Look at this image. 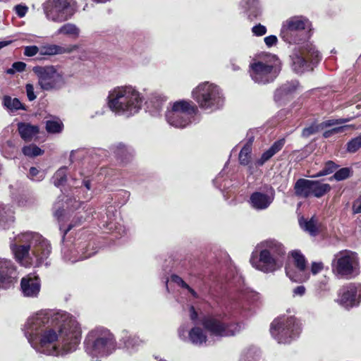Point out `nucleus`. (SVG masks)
<instances>
[{"label":"nucleus","mask_w":361,"mask_h":361,"mask_svg":"<svg viewBox=\"0 0 361 361\" xmlns=\"http://www.w3.org/2000/svg\"><path fill=\"white\" fill-rule=\"evenodd\" d=\"M172 281L177 283L178 286L183 287V288H185L186 289L188 290V291L191 293V295L192 296H194L195 298L197 297V293H195V291L192 289L180 277H179L178 276H172Z\"/></svg>","instance_id":"a19ab883"},{"label":"nucleus","mask_w":361,"mask_h":361,"mask_svg":"<svg viewBox=\"0 0 361 361\" xmlns=\"http://www.w3.org/2000/svg\"><path fill=\"white\" fill-rule=\"evenodd\" d=\"M14 221L13 211L7 205L0 206V228H9Z\"/></svg>","instance_id":"5701e85b"},{"label":"nucleus","mask_w":361,"mask_h":361,"mask_svg":"<svg viewBox=\"0 0 361 361\" xmlns=\"http://www.w3.org/2000/svg\"><path fill=\"white\" fill-rule=\"evenodd\" d=\"M123 339L125 347L130 353L137 350L142 343V341L135 336H126Z\"/></svg>","instance_id":"c756f323"},{"label":"nucleus","mask_w":361,"mask_h":361,"mask_svg":"<svg viewBox=\"0 0 361 361\" xmlns=\"http://www.w3.org/2000/svg\"><path fill=\"white\" fill-rule=\"evenodd\" d=\"M252 79L261 84L272 82L281 71V63L275 56H269L264 61H257L250 64Z\"/></svg>","instance_id":"0eeeda50"},{"label":"nucleus","mask_w":361,"mask_h":361,"mask_svg":"<svg viewBox=\"0 0 361 361\" xmlns=\"http://www.w3.org/2000/svg\"><path fill=\"white\" fill-rule=\"evenodd\" d=\"M55 215L59 216V214H58V212H56Z\"/></svg>","instance_id":"052dcab7"},{"label":"nucleus","mask_w":361,"mask_h":361,"mask_svg":"<svg viewBox=\"0 0 361 361\" xmlns=\"http://www.w3.org/2000/svg\"><path fill=\"white\" fill-rule=\"evenodd\" d=\"M351 174V169L349 168H342L336 171L334 175V178L336 180H343L348 178Z\"/></svg>","instance_id":"ea45409f"},{"label":"nucleus","mask_w":361,"mask_h":361,"mask_svg":"<svg viewBox=\"0 0 361 361\" xmlns=\"http://www.w3.org/2000/svg\"><path fill=\"white\" fill-rule=\"evenodd\" d=\"M305 291H306V288L304 286H298L293 290V297H297V296L302 297L305 295Z\"/></svg>","instance_id":"de8ad7c7"},{"label":"nucleus","mask_w":361,"mask_h":361,"mask_svg":"<svg viewBox=\"0 0 361 361\" xmlns=\"http://www.w3.org/2000/svg\"><path fill=\"white\" fill-rule=\"evenodd\" d=\"M192 97L200 107L204 110L213 111L221 106L223 103L219 87L209 82L199 85L192 91Z\"/></svg>","instance_id":"6e6552de"},{"label":"nucleus","mask_w":361,"mask_h":361,"mask_svg":"<svg viewBox=\"0 0 361 361\" xmlns=\"http://www.w3.org/2000/svg\"><path fill=\"white\" fill-rule=\"evenodd\" d=\"M3 104L11 111L18 109H25V106L17 98H12L10 96H4L3 98Z\"/></svg>","instance_id":"7c9ffc66"},{"label":"nucleus","mask_w":361,"mask_h":361,"mask_svg":"<svg viewBox=\"0 0 361 361\" xmlns=\"http://www.w3.org/2000/svg\"><path fill=\"white\" fill-rule=\"evenodd\" d=\"M15 11L20 18H23L27 13L28 8L26 6L19 4L15 6Z\"/></svg>","instance_id":"a18cd8bd"},{"label":"nucleus","mask_w":361,"mask_h":361,"mask_svg":"<svg viewBox=\"0 0 361 361\" xmlns=\"http://www.w3.org/2000/svg\"><path fill=\"white\" fill-rule=\"evenodd\" d=\"M189 314L191 320L195 321L197 319V312L195 311L193 306L190 307Z\"/></svg>","instance_id":"603ef678"},{"label":"nucleus","mask_w":361,"mask_h":361,"mask_svg":"<svg viewBox=\"0 0 361 361\" xmlns=\"http://www.w3.org/2000/svg\"><path fill=\"white\" fill-rule=\"evenodd\" d=\"M324 268V264L322 262H313L311 266V272L315 275L320 272Z\"/></svg>","instance_id":"09e8293b"},{"label":"nucleus","mask_w":361,"mask_h":361,"mask_svg":"<svg viewBox=\"0 0 361 361\" xmlns=\"http://www.w3.org/2000/svg\"><path fill=\"white\" fill-rule=\"evenodd\" d=\"M353 212L354 214L361 213V196L354 201L353 204Z\"/></svg>","instance_id":"8fccbe9b"},{"label":"nucleus","mask_w":361,"mask_h":361,"mask_svg":"<svg viewBox=\"0 0 361 361\" xmlns=\"http://www.w3.org/2000/svg\"><path fill=\"white\" fill-rule=\"evenodd\" d=\"M355 108H356V109H359V108H360V105H357V106H355Z\"/></svg>","instance_id":"bf43d9fd"},{"label":"nucleus","mask_w":361,"mask_h":361,"mask_svg":"<svg viewBox=\"0 0 361 361\" xmlns=\"http://www.w3.org/2000/svg\"><path fill=\"white\" fill-rule=\"evenodd\" d=\"M142 97L132 86L117 87L108 97L110 109L118 115L130 117L137 114L142 107Z\"/></svg>","instance_id":"7ed1b4c3"},{"label":"nucleus","mask_w":361,"mask_h":361,"mask_svg":"<svg viewBox=\"0 0 361 361\" xmlns=\"http://www.w3.org/2000/svg\"><path fill=\"white\" fill-rule=\"evenodd\" d=\"M39 173V171L35 168V167H32L30 168V176L31 178H34Z\"/></svg>","instance_id":"6e6d98bb"},{"label":"nucleus","mask_w":361,"mask_h":361,"mask_svg":"<svg viewBox=\"0 0 361 361\" xmlns=\"http://www.w3.org/2000/svg\"><path fill=\"white\" fill-rule=\"evenodd\" d=\"M264 42L268 47H271L277 42V37L275 35H270L264 38Z\"/></svg>","instance_id":"3c124183"},{"label":"nucleus","mask_w":361,"mask_h":361,"mask_svg":"<svg viewBox=\"0 0 361 361\" xmlns=\"http://www.w3.org/2000/svg\"><path fill=\"white\" fill-rule=\"evenodd\" d=\"M80 30L74 24L66 23L61 26L57 31V34H63L73 37H78L79 36Z\"/></svg>","instance_id":"2f4dec72"},{"label":"nucleus","mask_w":361,"mask_h":361,"mask_svg":"<svg viewBox=\"0 0 361 361\" xmlns=\"http://www.w3.org/2000/svg\"><path fill=\"white\" fill-rule=\"evenodd\" d=\"M32 71L38 85L44 91L57 90L65 84L63 73L54 66H35Z\"/></svg>","instance_id":"9d476101"},{"label":"nucleus","mask_w":361,"mask_h":361,"mask_svg":"<svg viewBox=\"0 0 361 361\" xmlns=\"http://www.w3.org/2000/svg\"><path fill=\"white\" fill-rule=\"evenodd\" d=\"M66 169L65 167L59 169L54 176V185L59 186L63 185L66 180Z\"/></svg>","instance_id":"c9c22d12"},{"label":"nucleus","mask_w":361,"mask_h":361,"mask_svg":"<svg viewBox=\"0 0 361 361\" xmlns=\"http://www.w3.org/2000/svg\"><path fill=\"white\" fill-rule=\"evenodd\" d=\"M11 41H2L0 42V49L11 44Z\"/></svg>","instance_id":"4d7b16f0"},{"label":"nucleus","mask_w":361,"mask_h":361,"mask_svg":"<svg viewBox=\"0 0 361 361\" xmlns=\"http://www.w3.org/2000/svg\"><path fill=\"white\" fill-rule=\"evenodd\" d=\"M186 330L183 326H180L178 329V335L179 337L181 338L183 340H185L187 338V336H185Z\"/></svg>","instance_id":"5fc2aeb1"},{"label":"nucleus","mask_w":361,"mask_h":361,"mask_svg":"<svg viewBox=\"0 0 361 361\" xmlns=\"http://www.w3.org/2000/svg\"><path fill=\"white\" fill-rule=\"evenodd\" d=\"M331 190V186L328 183H321L317 180H312V195L316 197H320L324 195Z\"/></svg>","instance_id":"c85d7f7f"},{"label":"nucleus","mask_w":361,"mask_h":361,"mask_svg":"<svg viewBox=\"0 0 361 361\" xmlns=\"http://www.w3.org/2000/svg\"><path fill=\"white\" fill-rule=\"evenodd\" d=\"M299 87L298 82L297 81H292L290 82H288L284 84L280 90H278V92L281 94H289L295 92Z\"/></svg>","instance_id":"f704fd0d"},{"label":"nucleus","mask_w":361,"mask_h":361,"mask_svg":"<svg viewBox=\"0 0 361 361\" xmlns=\"http://www.w3.org/2000/svg\"><path fill=\"white\" fill-rule=\"evenodd\" d=\"M41 289L40 279L38 276L28 274L22 278L20 290L24 297L37 298Z\"/></svg>","instance_id":"6ab92c4d"},{"label":"nucleus","mask_w":361,"mask_h":361,"mask_svg":"<svg viewBox=\"0 0 361 361\" xmlns=\"http://www.w3.org/2000/svg\"><path fill=\"white\" fill-rule=\"evenodd\" d=\"M63 128V124L59 120H49L46 123V129L49 133H60Z\"/></svg>","instance_id":"72a5a7b5"},{"label":"nucleus","mask_w":361,"mask_h":361,"mask_svg":"<svg viewBox=\"0 0 361 361\" xmlns=\"http://www.w3.org/2000/svg\"><path fill=\"white\" fill-rule=\"evenodd\" d=\"M84 185L87 190L90 189V183L88 180L84 181Z\"/></svg>","instance_id":"13d9d810"},{"label":"nucleus","mask_w":361,"mask_h":361,"mask_svg":"<svg viewBox=\"0 0 361 361\" xmlns=\"http://www.w3.org/2000/svg\"><path fill=\"white\" fill-rule=\"evenodd\" d=\"M78 49V45H69L66 47H63L56 44H48L40 47L39 54L41 55L52 56L71 53Z\"/></svg>","instance_id":"aec40b11"},{"label":"nucleus","mask_w":361,"mask_h":361,"mask_svg":"<svg viewBox=\"0 0 361 361\" xmlns=\"http://www.w3.org/2000/svg\"><path fill=\"white\" fill-rule=\"evenodd\" d=\"M247 167L248 173L252 175L255 172V169L259 167V166H256L255 162L254 164H249Z\"/></svg>","instance_id":"864d4df0"},{"label":"nucleus","mask_w":361,"mask_h":361,"mask_svg":"<svg viewBox=\"0 0 361 361\" xmlns=\"http://www.w3.org/2000/svg\"><path fill=\"white\" fill-rule=\"evenodd\" d=\"M17 279L13 263L7 259L0 258V288L8 289L13 286Z\"/></svg>","instance_id":"a211bd4d"},{"label":"nucleus","mask_w":361,"mask_h":361,"mask_svg":"<svg viewBox=\"0 0 361 361\" xmlns=\"http://www.w3.org/2000/svg\"><path fill=\"white\" fill-rule=\"evenodd\" d=\"M18 129L20 135H35L39 133L38 127L29 123H20Z\"/></svg>","instance_id":"473e14b6"},{"label":"nucleus","mask_w":361,"mask_h":361,"mask_svg":"<svg viewBox=\"0 0 361 361\" xmlns=\"http://www.w3.org/2000/svg\"><path fill=\"white\" fill-rule=\"evenodd\" d=\"M23 152L27 157H36L42 154L43 151L36 145H30L23 148Z\"/></svg>","instance_id":"e433bc0d"},{"label":"nucleus","mask_w":361,"mask_h":361,"mask_svg":"<svg viewBox=\"0 0 361 361\" xmlns=\"http://www.w3.org/2000/svg\"><path fill=\"white\" fill-rule=\"evenodd\" d=\"M188 340L194 345H202L207 341V337L200 326H195L188 332Z\"/></svg>","instance_id":"393cba45"},{"label":"nucleus","mask_w":361,"mask_h":361,"mask_svg":"<svg viewBox=\"0 0 361 361\" xmlns=\"http://www.w3.org/2000/svg\"><path fill=\"white\" fill-rule=\"evenodd\" d=\"M40 48L37 46H29L25 48L24 54L27 56H33L39 51Z\"/></svg>","instance_id":"c03bdc74"},{"label":"nucleus","mask_w":361,"mask_h":361,"mask_svg":"<svg viewBox=\"0 0 361 361\" xmlns=\"http://www.w3.org/2000/svg\"><path fill=\"white\" fill-rule=\"evenodd\" d=\"M331 267L333 273L342 279H353L358 276L360 272L358 255L348 250H344L335 254Z\"/></svg>","instance_id":"423d86ee"},{"label":"nucleus","mask_w":361,"mask_h":361,"mask_svg":"<svg viewBox=\"0 0 361 361\" xmlns=\"http://www.w3.org/2000/svg\"><path fill=\"white\" fill-rule=\"evenodd\" d=\"M270 331L279 343H287L299 335L300 328L295 318L281 317L271 323Z\"/></svg>","instance_id":"9b49d317"},{"label":"nucleus","mask_w":361,"mask_h":361,"mask_svg":"<svg viewBox=\"0 0 361 361\" xmlns=\"http://www.w3.org/2000/svg\"><path fill=\"white\" fill-rule=\"evenodd\" d=\"M201 324L209 332L210 336L216 337L234 336L241 329V326L238 324L226 325L217 318L211 316L202 319Z\"/></svg>","instance_id":"4468645a"},{"label":"nucleus","mask_w":361,"mask_h":361,"mask_svg":"<svg viewBox=\"0 0 361 361\" xmlns=\"http://www.w3.org/2000/svg\"><path fill=\"white\" fill-rule=\"evenodd\" d=\"M23 331L37 352L53 356L76 350L82 334L78 322L70 314L49 310H40L28 317Z\"/></svg>","instance_id":"f257e3e1"},{"label":"nucleus","mask_w":361,"mask_h":361,"mask_svg":"<svg viewBox=\"0 0 361 361\" xmlns=\"http://www.w3.org/2000/svg\"><path fill=\"white\" fill-rule=\"evenodd\" d=\"M292 262L286 267L287 276L294 282H304L309 279L304 255L298 250L291 252Z\"/></svg>","instance_id":"2eb2a0df"},{"label":"nucleus","mask_w":361,"mask_h":361,"mask_svg":"<svg viewBox=\"0 0 361 361\" xmlns=\"http://www.w3.org/2000/svg\"><path fill=\"white\" fill-rule=\"evenodd\" d=\"M312 180L300 178L295 184V192L296 195L302 197H307L312 195Z\"/></svg>","instance_id":"b1692460"},{"label":"nucleus","mask_w":361,"mask_h":361,"mask_svg":"<svg viewBox=\"0 0 361 361\" xmlns=\"http://www.w3.org/2000/svg\"><path fill=\"white\" fill-rule=\"evenodd\" d=\"M197 107L191 101L180 100L174 102L166 114L168 123L178 128H183L191 123V118L197 113Z\"/></svg>","instance_id":"1a4fd4ad"},{"label":"nucleus","mask_w":361,"mask_h":361,"mask_svg":"<svg viewBox=\"0 0 361 361\" xmlns=\"http://www.w3.org/2000/svg\"><path fill=\"white\" fill-rule=\"evenodd\" d=\"M337 166L335 163L331 161H329L326 163L324 168L322 171H321L319 173L314 176V177H319L325 175H328L331 173L336 169Z\"/></svg>","instance_id":"58836bf2"},{"label":"nucleus","mask_w":361,"mask_h":361,"mask_svg":"<svg viewBox=\"0 0 361 361\" xmlns=\"http://www.w3.org/2000/svg\"><path fill=\"white\" fill-rule=\"evenodd\" d=\"M252 3H253V4H254V3H255V0H252Z\"/></svg>","instance_id":"680f3d73"},{"label":"nucleus","mask_w":361,"mask_h":361,"mask_svg":"<svg viewBox=\"0 0 361 361\" xmlns=\"http://www.w3.org/2000/svg\"><path fill=\"white\" fill-rule=\"evenodd\" d=\"M44 11L48 20L61 23L73 15L75 2L73 0H49L44 5Z\"/></svg>","instance_id":"f8f14e48"},{"label":"nucleus","mask_w":361,"mask_h":361,"mask_svg":"<svg viewBox=\"0 0 361 361\" xmlns=\"http://www.w3.org/2000/svg\"><path fill=\"white\" fill-rule=\"evenodd\" d=\"M11 247L16 259L25 266L34 263L39 265L51 252L48 241L39 233L32 232L18 235Z\"/></svg>","instance_id":"f03ea898"},{"label":"nucleus","mask_w":361,"mask_h":361,"mask_svg":"<svg viewBox=\"0 0 361 361\" xmlns=\"http://www.w3.org/2000/svg\"><path fill=\"white\" fill-rule=\"evenodd\" d=\"M25 66H26V64L23 62H20V61L15 62L12 66L13 68L8 69L7 71V73H10V74H13V73H14L15 71H18V72L23 71L25 68Z\"/></svg>","instance_id":"79ce46f5"},{"label":"nucleus","mask_w":361,"mask_h":361,"mask_svg":"<svg viewBox=\"0 0 361 361\" xmlns=\"http://www.w3.org/2000/svg\"><path fill=\"white\" fill-rule=\"evenodd\" d=\"M252 143L253 139L250 138L240 150L239 161L241 165H248L250 164Z\"/></svg>","instance_id":"cd10ccee"},{"label":"nucleus","mask_w":361,"mask_h":361,"mask_svg":"<svg viewBox=\"0 0 361 361\" xmlns=\"http://www.w3.org/2000/svg\"><path fill=\"white\" fill-rule=\"evenodd\" d=\"M252 31L256 36H262L266 34L267 28L265 26L258 24L252 27Z\"/></svg>","instance_id":"37998d69"},{"label":"nucleus","mask_w":361,"mask_h":361,"mask_svg":"<svg viewBox=\"0 0 361 361\" xmlns=\"http://www.w3.org/2000/svg\"><path fill=\"white\" fill-rule=\"evenodd\" d=\"M339 301L345 308L357 306L361 301V284L351 283L343 286Z\"/></svg>","instance_id":"f3484780"},{"label":"nucleus","mask_w":361,"mask_h":361,"mask_svg":"<svg viewBox=\"0 0 361 361\" xmlns=\"http://www.w3.org/2000/svg\"><path fill=\"white\" fill-rule=\"evenodd\" d=\"M259 259L252 257L250 262L253 267L264 273L273 272L280 269L283 262L279 257L284 255L283 245L273 240L261 243L258 245Z\"/></svg>","instance_id":"20e7f679"},{"label":"nucleus","mask_w":361,"mask_h":361,"mask_svg":"<svg viewBox=\"0 0 361 361\" xmlns=\"http://www.w3.org/2000/svg\"><path fill=\"white\" fill-rule=\"evenodd\" d=\"M285 144V140L281 139L275 142L271 147L265 151L260 158L256 160V166H263L267 161H269L274 155L279 152Z\"/></svg>","instance_id":"4be33fe9"},{"label":"nucleus","mask_w":361,"mask_h":361,"mask_svg":"<svg viewBox=\"0 0 361 361\" xmlns=\"http://www.w3.org/2000/svg\"><path fill=\"white\" fill-rule=\"evenodd\" d=\"M361 148V137H355L347 144V150L349 152H355Z\"/></svg>","instance_id":"4c0bfd02"},{"label":"nucleus","mask_w":361,"mask_h":361,"mask_svg":"<svg viewBox=\"0 0 361 361\" xmlns=\"http://www.w3.org/2000/svg\"><path fill=\"white\" fill-rule=\"evenodd\" d=\"M272 201V196L259 192H254L250 197V203L257 209H267Z\"/></svg>","instance_id":"412c9836"},{"label":"nucleus","mask_w":361,"mask_h":361,"mask_svg":"<svg viewBox=\"0 0 361 361\" xmlns=\"http://www.w3.org/2000/svg\"><path fill=\"white\" fill-rule=\"evenodd\" d=\"M116 348L113 334L107 329H97L91 331L85 339V351L92 361H99L109 355Z\"/></svg>","instance_id":"39448f33"},{"label":"nucleus","mask_w":361,"mask_h":361,"mask_svg":"<svg viewBox=\"0 0 361 361\" xmlns=\"http://www.w3.org/2000/svg\"><path fill=\"white\" fill-rule=\"evenodd\" d=\"M350 120V118H341L336 120H328L319 124L314 123L310 126L303 129V135H309L311 134L321 133L324 130V134H338V133H348V130L350 128V126H341L338 127H334L329 128L336 124L343 123Z\"/></svg>","instance_id":"dca6fc26"},{"label":"nucleus","mask_w":361,"mask_h":361,"mask_svg":"<svg viewBox=\"0 0 361 361\" xmlns=\"http://www.w3.org/2000/svg\"><path fill=\"white\" fill-rule=\"evenodd\" d=\"M299 224L300 227L311 235H317L318 232L317 222L314 217H312L309 220L301 218L299 220Z\"/></svg>","instance_id":"bb28decb"},{"label":"nucleus","mask_w":361,"mask_h":361,"mask_svg":"<svg viewBox=\"0 0 361 361\" xmlns=\"http://www.w3.org/2000/svg\"><path fill=\"white\" fill-rule=\"evenodd\" d=\"M308 25L307 20H302L298 17H294L286 20L283 25V27H286L289 30H304Z\"/></svg>","instance_id":"a878e982"},{"label":"nucleus","mask_w":361,"mask_h":361,"mask_svg":"<svg viewBox=\"0 0 361 361\" xmlns=\"http://www.w3.org/2000/svg\"><path fill=\"white\" fill-rule=\"evenodd\" d=\"M26 93L27 98L30 101H33L36 99V95L34 93V87L32 84H27L26 87Z\"/></svg>","instance_id":"49530a36"},{"label":"nucleus","mask_w":361,"mask_h":361,"mask_svg":"<svg viewBox=\"0 0 361 361\" xmlns=\"http://www.w3.org/2000/svg\"><path fill=\"white\" fill-rule=\"evenodd\" d=\"M319 61V52L311 44L307 43L295 50L293 56V68L296 73H302L310 63Z\"/></svg>","instance_id":"ddd939ff"}]
</instances>
